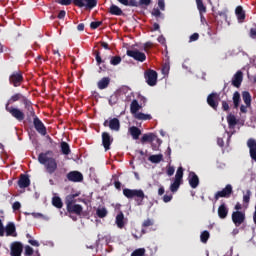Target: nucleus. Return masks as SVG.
<instances>
[{"label":"nucleus","mask_w":256,"mask_h":256,"mask_svg":"<svg viewBox=\"0 0 256 256\" xmlns=\"http://www.w3.org/2000/svg\"><path fill=\"white\" fill-rule=\"evenodd\" d=\"M38 161L46 167L48 173L53 174L54 171H57V161L47 156V153H41L38 156Z\"/></svg>","instance_id":"nucleus-1"},{"label":"nucleus","mask_w":256,"mask_h":256,"mask_svg":"<svg viewBox=\"0 0 256 256\" xmlns=\"http://www.w3.org/2000/svg\"><path fill=\"white\" fill-rule=\"evenodd\" d=\"M140 109L141 105H139V102L137 100H133L130 105V111L132 115H134L135 119H139L140 121L151 120V115L139 112Z\"/></svg>","instance_id":"nucleus-2"},{"label":"nucleus","mask_w":256,"mask_h":256,"mask_svg":"<svg viewBox=\"0 0 256 256\" xmlns=\"http://www.w3.org/2000/svg\"><path fill=\"white\" fill-rule=\"evenodd\" d=\"M181 183H183V167H179L177 169L174 183L171 184V186H170V190L172 191V193L177 192V190L181 186Z\"/></svg>","instance_id":"nucleus-3"},{"label":"nucleus","mask_w":256,"mask_h":256,"mask_svg":"<svg viewBox=\"0 0 256 256\" xmlns=\"http://www.w3.org/2000/svg\"><path fill=\"white\" fill-rule=\"evenodd\" d=\"M123 195L127 197V199H133V197H137L138 199H145V193L143 190H137V189H124L123 190Z\"/></svg>","instance_id":"nucleus-4"},{"label":"nucleus","mask_w":256,"mask_h":256,"mask_svg":"<svg viewBox=\"0 0 256 256\" xmlns=\"http://www.w3.org/2000/svg\"><path fill=\"white\" fill-rule=\"evenodd\" d=\"M76 7H84L85 9H94L97 7V0H73Z\"/></svg>","instance_id":"nucleus-5"},{"label":"nucleus","mask_w":256,"mask_h":256,"mask_svg":"<svg viewBox=\"0 0 256 256\" xmlns=\"http://www.w3.org/2000/svg\"><path fill=\"white\" fill-rule=\"evenodd\" d=\"M6 111H8L14 119H17V121H23V119H25V113H23V111L15 107H9V104H6Z\"/></svg>","instance_id":"nucleus-6"},{"label":"nucleus","mask_w":256,"mask_h":256,"mask_svg":"<svg viewBox=\"0 0 256 256\" xmlns=\"http://www.w3.org/2000/svg\"><path fill=\"white\" fill-rule=\"evenodd\" d=\"M145 79L150 87H155V85H157V72L154 70H149L145 73Z\"/></svg>","instance_id":"nucleus-7"},{"label":"nucleus","mask_w":256,"mask_h":256,"mask_svg":"<svg viewBox=\"0 0 256 256\" xmlns=\"http://www.w3.org/2000/svg\"><path fill=\"white\" fill-rule=\"evenodd\" d=\"M232 221L236 225V227H239V225H242V223L245 221V212H241V211L233 212Z\"/></svg>","instance_id":"nucleus-8"},{"label":"nucleus","mask_w":256,"mask_h":256,"mask_svg":"<svg viewBox=\"0 0 256 256\" xmlns=\"http://www.w3.org/2000/svg\"><path fill=\"white\" fill-rule=\"evenodd\" d=\"M128 57H132V59H135L136 61H145L147 59V56H145V53L139 52V50H128L127 51Z\"/></svg>","instance_id":"nucleus-9"},{"label":"nucleus","mask_w":256,"mask_h":256,"mask_svg":"<svg viewBox=\"0 0 256 256\" xmlns=\"http://www.w3.org/2000/svg\"><path fill=\"white\" fill-rule=\"evenodd\" d=\"M232 193H233V186H231V184H227L222 191H218L215 194V199L218 200L220 197H231Z\"/></svg>","instance_id":"nucleus-10"},{"label":"nucleus","mask_w":256,"mask_h":256,"mask_svg":"<svg viewBox=\"0 0 256 256\" xmlns=\"http://www.w3.org/2000/svg\"><path fill=\"white\" fill-rule=\"evenodd\" d=\"M21 253H23V244L20 242H14L11 244V256H21Z\"/></svg>","instance_id":"nucleus-11"},{"label":"nucleus","mask_w":256,"mask_h":256,"mask_svg":"<svg viewBox=\"0 0 256 256\" xmlns=\"http://www.w3.org/2000/svg\"><path fill=\"white\" fill-rule=\"evenodd\" d=\"M188 183L192 189H197L199 187V176L195 172H190L188 176Z\"/></svg>","instance_id":"nucleus-12"},{"label":"nucleus","mask_w":256,"mask_h":256,"mask_svg":"<svg viewBox=\"0 0 256 256\" xmlns=\"http://www.w3.org/2000/svg\"><path fill=\"white\" fill-rule=\"evenodd\" d=\"M207 103L210 105V107H212V109H217L219 105V96L217 93L210 94L207 98Z\"/></svg>","instance_id":"nucleus-13"},{"label":"nucleus","mask_w":256,"mask_h":256,"mask_svg":"<svg viewBox=\"0 0 256 256\" xmlns=\"http://www.w3.org/2000/svg\"><path fill=\"white\" fill-rule=\"evenodd\" d=\"M102 143L103 147L105 148V151H109L111 147V143H113V138H111V135L107 132L102 133Z\"/></svg>","instance_id":"nucleus-14"},{"label":"nucleus","mask_w":256,"mask_h":256,"mask_svg":"<svg viewBox=\"0 0 256 256\" xmlns=\"http://www.w3.org/2000/svg\"><path fill=\"white\" fill-rule=\"evenodd\" d=\"M21 81H23V75H21L19 72H14L10 76V83H12L14 87H19V85H21Z\"/></svg>","instance_id":"nucleus-15"},{"label":"nucleus","mask_w":256,"mask_h":256,"mask_svg":"<svg viewBox=\"0 0 256 256\" xmlns=\"http://www.w3.org/2000/svg\"><path fill=\"white\" fill-rule=\"evenodd\" d=\"M34 127L36 131L40 133V135H47V129L45 128V125L43 122L40 121L39 118H34Z\"/></svg>","instance_id":"nucleus-16"},{"label":"nucleus","mask_w":256,"mask_h":256,"mask_svg":"<svg viewBox=\"0 0 256 256\" xmlns=\"http://www.w3.org/2000/svg\"><path fill=\"white\" fill-rule=\"evenodd\" d=\"M67 179L69 181H73L74 183H79L80 181H83V174L77 171H73L68 173Z\"/></svg>","instance_id":"nucleus-17"},{"label":"nucleus","mask_w":256,"mask_h":256,"mask_svg":"<svg viewBox=\"0 0 256 256\" xmlns=\"http://www.w3.org/2000/svg\"><path fill=\"white\" fill-rule=\"evenodd\" d=\"M107 125L110 127L112 131H119L120 129L119 119L117 118L111 119L110 121L106 120L104 122V127H107Z\"/></svg>","instance_id":"nucleus-18"},{"label":"nucleus","mask_w":256,"mask_h":256,"mask_svg":"<svg viewBox=\"0 0 256 256\" xmlns=\"http://www.w3.org/2000/svg\"><path fill=\"white\" fill-rule=\"evenodd\" d=\"M249 151H250V157L253 159V161L256 162V141L255 139H249L247 142Z\"/></svg>","instance_id":"nucleus-19"},{"label":"nucleus","mask_w":256,"mask_h":256,"mask_svg":"<svg viewBox=\"0 0 256 256\" xmlns=\"http://www.w3.org/2000/svg\"><path fill=\"white\" fill-rule=\"evenodd\" d=\"M115 223L118 229H123V227L127 225V220H125V215H123V212L117 214Z\"/></svg>","instance_id":"nucleus-20"},{"label":"nucleus","mask_w":256,"mask_h":256,"mask_svg":"<svg viewBox=\"0 0 256 256\" xmlns=\"http://www.w3.org/2000/svg\"><path fill=\"white\" fill-rule=\"evenodd\" d=\"M67 210L69 211V213H76V215H81L83 207L79 204L74 203L67 206Z\"/></svg>","instance_id":"nucleus-21"},{"label":"nucleus","mask_w":256,"mask_h":256,"mask_svg":"<svg viewBox=\"0 0 256 256\" xmlns=\"http://www.w3.org/2000/svg\"><path fill=\"white\" fill-rule=\"evenodd\" d=\"M242 81H243V72L241 71L236 72L232 80V85H234V87H240Z\"/></svg>","instance_id":"nucleus-22"},{"label":"nucleus","mask_w":256,"mask_h":256,"mask_svg":"<svg viewBox=\"0 0 256 256\" xmlns=\"http://www.w3.org/2000/svg\"><path fill=\"white\" fill-rule=\"evenodd\" d=\"M229 214V209L225 204H221L218 208V216L220 219H225L227 215Z\"/></svg>","instance_id":"nucleus-23"},{"label":"nucleus","mask_w":256,"mask_h":256,"mask_svg":"<svg viewBox=\"0 0 256 256\" xmlns=\"http://www.w3.org/2000/svg\"><path fill=\"white\" fill-rule=\"evenodd\" d=\"M18 185L21 189H25L26 187H29V185H31V180H29V177H27L26 175H22Z\"/></svg>","instance_id":"nucleus-24"},{"label":"nucleus","mask_w":256,"mask_h":256,"mask_svg":"<svg viewBox=\"0 0 256 256\" xmlns=\"http://www.w3.org/2000/svg\"><path fill=\"white\" fill-rule=\"evenodd\" d=\"M235 13L239 23H243V21L245 20V11L243 10V7L238 6L235 10Z\"/></svg>","instance_id":"nucleus-25"},{"label":"nucleus","mask_w":256,"mask_h":256,"mask_svg":"<svg viewBox=\"0 0 256 256\" xmlns=\"http://www.w3.org/2000/svg\"><path fill=\"white\" fill-rule=\"evenodd\" d=\"M6 235H7V237H9V236L17 237V233L15 232V224L9 223L6 226Z\"/></svg>","instance_id":"nucleus-26"},{"label":"nucleus","mask_w":256,"mask_h":256,"mask_svg":"<svg viewBox=\"0 0 256 256\" xmlns=\"http://www.w3.org/2000/svg\"><path fill=\"white\" fill-rule=\"evenodd\" d=\"M109 83H111V79H109V77L102 78L98 81V89H107V87H109Z\"/></svg>","instance_id":"nucleus-27"},{"label":"nucleus","mask_w":256,"mask_h":256,"mask_svg":"<svg viewBox=\"0 0 256 256\" xmlns=\"http://www.w3.org/2000/svg\"><path fill=\"white\" fill-rule=\"evenodd\" d=\"M227 122L230 129H234L235 125H237V118L233 114H229L227 116Z\"/></svg>","instance_id":"nucleus-28"},{"label":"nucleus","mask_w":256,"mask_h":256,"mask_svg":"<svg viewBox=\"0 0 256 256\" xmlns=\"http://www.w3.org/2000/svg\"><path fill=\"white\" fill-rule=\"evenodd\" d=\"M242 99L246 105V107H251V94L247 91L242 93Z\"/></svg>","instance_id":"nucleus-29"},{"label":"nucleus","mask_w":256,"mask_h":256,"mask_svg":"<svg viewBox=\"0 0 256 256\" xmlns=\"http://www.w3.org/2000/svg\"><path fill=\"white\" fill-rule=\"evenodd\" d=\"M129 133L132 135L133 139H139V135H141V130L139 128L132 126L129 128Z\"/></svg>","instance_id":"nucleus-30"},{"label":"nucleus","mask_w":256,"mask_h":256,"mask_svg":"<svg viewBox=\"0 0 256 256\" xmlns=\"http://www.w3.org/2000/svg\"><path fill=\"white\" fill-rule=\"evenodd\" d=\"M233 103H234V108L238 109L239 108V103H241V94H239V92H234V94H233Z\"/></svg>","instance_id":"nucleus-31"},{"label":"nucleus","mask_w":256,"mask_h":256,"mask_svg":"<svg viewBox=\"0 0 256 256\" xmlns=\"http://www.w3.org/2000/svg\"><path fill=\"white\" fill-rule=\"evenodd\" d=\"M60 147L63 155H69V153H71V148L67 142H61Z\"/></svg>","instance_id":"nucleus-32"},{"label":"nucleus","mask_w":256,"mask_h":256,"mask_svg":"<svg viewBox=\"0 0 256 256\" xmlns=\"http://www.w3.org/2000/svg\"><path fill=\"white\" fill-rule=\"evenodd\" d=\"M149 161H151V163H161V161H163V154L151 155Z\"/></svg>","instance_id":"nucleus-33"},{"label":"nucleus","mask_w":256,"mask_h":256,"mask_svg":"<svg viewBox=\"0 0 256 256\" xmlns=\"http://www.w3.org/2000/svg\"><path fill=\"white\" fill-rule=\"evenodd\" d=\"M21 99H23V95H21V94H14L13 96H11V98L8 100V102H7V104L6 105H8V107H9V105H11V104H13V103H15L16 101H19V100H21Z\"/></svg>","instance_id":"nucleus-34"},{"label":"nucleus","mask_w":256,"mask_h":256,"mask_svg":"<svg viewBox=\"0 0 256 256\" xmlns=\"http://www.w3.org/2000/svg\"><path fill=\"white\" fill-rule=\"evenodd\" d=\"M110 13L111 15H123V10H121L117 5H112L110 7Z\"/></svg>","instance_id":"nucleus-35"},{"label":"nucleus","mask_w":256,"mask_h":256,"mask_svg":"<svg viewBox=\"0 0 256 256\" xmlns=\"http://www.w3.org/2000/svg\"><path fill=\"white\" fill-rule=\"evenodd\" d=\"M78 194H70L66 197V207H69V205H73L75 203V197H77Z\"/></svg>","instance_id":"nucleus-36"},{"label":"nucleus","mask_w":256,"mask_h":256,"mask_svg":"<svg viewBox=\"0 0 256 256\" xmlns=\"http://www.w3.org/2000/svg\"><path fill=\"white\" fill-rule=\"evenodd\" d=\"M96 215L100 217V219H103V217H107V209L100 207L96 211Z\"/></svg>","instance_id":"nucleus-37"},{"label":"nucleus","mask_w":256,"mask_h":256,"mask_svg":"<svg viewBox=\"0 0 256 256\" xmlns=\"http://www.w3.org/2000/svg\"><path fill=\"white\" fill-rule=\"evenodd\" d=\"M52 204L54 205V207H57L58 209H61V207H63V202L59 197H54L52 199Z\"/></svg>","instance_id":"nucleus-38"},{"label":"nucleus","mask_w":256,"mask_h":256,"mask_svg":"<svg viewBox=\"0 0 256 256\" xmlns=\"http://www.w3.org/2000/svg\"><path fill=\"white\" fill-rule=\"evenodd\" d=\"M209 237H210L209 231H203L200 235L201 242L207 243V241H209Z\"/></svg>","instance_id":"nucleus-39"},{"label":"nucleus","mask_w":256,"mask_h":256,"mask_svg":"<svg viewBox=\"0 0 256 256\" xmlns=\"http://www.w3.org/2000/svg\"><path fill=\"white\" fill-rule=\"evenodd\" d=\"M196 4L198 7V11L200 13H205V11H207V9L205 8V5H203V0H196Z\"/></svg>","instance_id":"nucleus-40"},{"label":"nucleus","mask_w":256,"mask_h":256,"mask_svg":"<svg viewBox=\"0 0 256 256\" xmlns=\"http://www.w3.org/2000/svg\"><path fill=\"white\" fill-rule=\"evenodd\" d=\"M155 139V135L150 133V134H144L143 137H142V141L145 142V141H154Z\"/></svg>","instance_id":"nucleus-41"},{"label":"nucleus","mask_w":256,"mask_h":256,"mask_svg":"<svg viewBox=\"0 0 256 256\" xmlns=\"http://www.w3.org/2000/svg\"><path fill=\"white\" fill-rule=\"evenodd\" d=\"M144 255H145V249L144 248H139L131 254V256H144Z\"/></svg>","instance_id":"nucleus-42"},{"label":"nucleus","mask_w":256,"mask_h":256,"mask_svg":"<svg viewBox=\"0 0 256 256\" xmlns=\"http://www.w3.org/2000/svg\"><path fill=\"white\" fill-rule=\"evenodd\" d=\"M251 199V190H247L246 193L243 195V203H249Z\"/></svg>","instance_id":"nucleus-43"},{"label":"nucleus","mask_w":256,"mask_h":256,"mask_svg":"<svg viewBox=\"0 0 256 256\" xmlns=\"http://www.w3.org/2000/svg\"><path fill=\"white\" fill-rule=\"evenodd\" d=\"M110 63H111V65H114V66L119 65V63H121V57H119V56L112 57L110 60Z\"/></svg>","instance_id":"nucleus-44"},{"label":"nucleus","mask_w":256,"mask_h":256,"mask_svg":"<svg viewBox=\"0 0 256 256\" xmlns=\"http://www.w3.org/2000/svg\"><path fill=\"white\" fill-rule=\"evenodd\" d=\"M31 215H32V217H34L35 219L41 218V219H45L46 221H49V217H47V216H45V215H43V214H41V213H32Z\"/></svg>","instance_id":"nucleus-45"},{"label":"nucleus","mask_w":256,"mask_h":256,"mask_svg":"<svg viewBox=\"0 0 256 256\" xmlns=\"http://www.w3.org/2000/svg\"><path fill=\"white\" fill-rule=\"evenodd\" d=\"M169 64H164L163 68H162V73L163 75H169Z\"/></svg>","instance_id":"nucleus-46"},{"label":"nucleus","mask_w":256,"mask_h":256,"mask_svg":"<svg viewBox=\"0 0 256 256\" xmlns=\"http://www.w3.org/2000/svg\"><path fill=\"white\" fill-rule=\"evenodd\" d=\"M174 173H175V168H174L173 166H169V167L167 168V175H168L169 177H171V176L174 175Z\"/></svg>","instance_id":"nucleus-47"},{"label":"nucleus","mask_w":256,"mask_h":256,"mask_svg":"<svg viewBox=\"0 0 256 256\" xmlns=\"http://www.w3.org/2000/svg\"><path fill=\"white\" fill-rule=\"evenodd\" d=\"M158 6L161 11H165V0H158Z\"/></svg>","instance_id":"nucleus-48"},{"label":"nucleus","mask_w":256,"mask_h":256,"mask_svg":"<svg viewBox=\"0 0 256 256\" xmlns=\"http://www.w3.org/2000/svg\"><path fill=\"white\" fill-rule=\"evenodd\" d=\"M25 255H33V249L31 248V246L25 247Z\"/></svg>","instance_id":"nucleus-49"},{"label":"nucleus","mask_w":256,"mask_h":256,"mask_svg":"<svg viewBox=\"0 0 256 256\" xmlns=\"http://www.w3.org/2000/svg\"><path fill=\"white\" fill-rule=\"evenodd\" d=\"M100 26H101V22H99V21L98 22H92L90 24L91 29H97Z\"/></svg>","instance_id":"nucleus-50"},{"label":"nucleus","mask_w":256,"mask_h":256,"mask_svg":"<svg viewBox=\"0 0 256 256\" xmlns=\"http://www.w3.org/2000/svg\"><path fill=\"white\" fill-rule=\"evenodd\" d=\"M151 225H153V220H151V219H147L143 223L144 227H151Z\"/></svg>","instance_id":"nucleus-51"},{"label":"nucleus","mask_w":256,"mask_h":256,"mask_svg":"<svg viewBox=\"0 0 256 256\" xmlns=\"http://www.w3.org/2000/svg\"><path fill=\"white\" fill-rule=\"evenodd\" d=\"M173 199V195H164L163 201L164 203H169Z\"/></svg>","instance_id":"nucleus-52"},{"label":"nucleus","mask_w":256,"mask_h":256,"mask_svg":"<svg viewBox=\"0 0 256 256\" xmlns=\"http://www.w3.org/2000/svg\"><path fill=\"white\" fill-rule=\"evenodd\" d=\"M60 5H71V0H57Z\"/></svg>","instance_id":"nucleus-53"},{"label":"nucleus","mask_w":256,"mask_h":256,"mask_svg":"<svg viewBox=\"0 0 256 256\" xmlns=\"http://www.w3.org/2000/svg\"><path fill=\"white\" fill-rule=\"evenodd\" d=\"M152 15H153L154 17H159V16L161 15V11H159V9H157V8H154V9L152 10Z\"/></svg>","instance_id":"nucleus-54"},{"label":"nucleus","mask_w":256,"mask_h":256,"mask_svg":"<svg viewBox=\"0 0 256 256\" xmlns=\"http://www.w3.org/2000/svg\"><path fill=\"white\" fill-rule=\"evenodd\" d=\"M28 243H30V245H32L33 247H39V241L37 240H29Z\"/></svg>","instance_id":"nucleus-55"},{"label":"nucleus","mask_w":256,"mask_h":256,"mask_svg":"<svg viewBox=\"0 0 256 256\" xmlns=\"http://www.w3.org/2000/svg\"><path fill=\"white\" fill-rule=\"evenodd\" d=\"M5 235V228L3 227V222L0 220V237Z\"/></svg>","instance_id":"nucleus-56"},{"label":"nucleus","mask_w":256,"mask_h":256,"mask_svg":"<svg viewBox=\"0 0 256 256\" xmlns=\"http://www.w3.org/2000/svg\"><path fill=\"white\" fill-rule=\"evenodd\" d=\"M197 39H199L198 33H194L190 36V41H197Z\"/></svg>","instance_id":"nucleus-57"},{"label":"nucleus","mask_w":256,"mask_h":256,"mask_svg":"<svg viewBox=\"0 0 256 256\" xmlns=\"http://www.w3.org/2000/svg\"><path fill=\"white\" fill-rule=\"evenodd\" d=\"M222 109L224 111H229V104L226 101L222 102Z\"/></svg>","instance_id":"nucleus-58"},{"label":"nucleus","mask_w":256,"mask_h":256,"mask_svg":"<svg viewBox=\"0 0 256 256\" xmlns=\"http://www.w3.org/2000/svg\"><path fill=\"white\" fill-rule=\"evenodd\" d=\"M13 209H14V211H17V210L21 209V203L15 202L13 204Z\"/></svg>","instance_id":"nucleus-59"},{"label":"nucleus","mask_w":256,"mask_h":256,"mask_svg":"<svg viewBox=\"0 0 256 256\" xmlns=\"http://www.w3.org/2000/svg\"><path fill=\"white\" fill-rule=\"evenodd\" d=\"M250 37H251L252 39H254V38L256 37V28H252V29L250 30Z\"/></svg>","instance_id":"nucleus-60"},{"label":"nucleus","mask_w":256,"mask_h":256,"mask_svg":"<svg viewBox=\"0 0 256 256\" xmlns=\"http://www.w3.org/2000/svg\"><path fill=\"white\" fill-rule=\"evenodd\" d=\"M23 103H24V105H25V107H26L27 109H29V107H31V102L28 101V100L25 99V98H23Z\"/></svg>","instance_id":"nucleus-61"},{"label":"nucleus","mask_w":256,"mask_h":256,"mask_svg":"<svg viewBox=\"0 0 256 256\" xmlns=\"http://www.w3.org/2000/svg\"><path fill=\"white\" fill-rule=\"evenodd\" d=\"M165 37L164 36H159L158 37V43H161V45H165Z\"/></svg>","instance_id":"nucleus-62"},{"label":"nucleus","mask_w":256,"mask_h":256,"mask_svg":"<svg viewBox=\"0 0 256 256\" xmlns=\"http://www.w3.org/2000/svg\"><path fill=\"white\" fill-rule=\"evenodd\" d=\"M65 15H66L65 11H64V10H61V11L59 12V14H58V19H64V18H65Z\"/></svg>","instance_id":"nucleus-63"},{"label":"nucleus","mask_w":256,"mask_h":256,"mask_svg":"<svg viewBox=\"0 0 256 256\" xmlns=\"http://www.w3.org/2000/svg\"><path fill=\"white\" fill-rule=\"evenodd\" d=\"M249 106H245V105H241L240 106V111H241V113H247V108H248Z\"/></svg>","instance_id":"nucleus-64"}]
</instances>
